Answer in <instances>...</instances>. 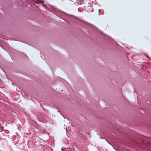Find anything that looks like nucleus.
Returning <instances> with one entry per match:
<instances>
[{
  "label": "nucleus",
  "instance_id": "1",
  "mask_svg": "<svg viewBox=\"0 0 151 151\" xmlns=\"http://www.w3.org/2000/svg\"><path fill=\"white\" fill-rule=\"evenodd\" d=\"M38 117L39 120L43 123L47 122L49 120L48 118L45 115L40 113L38 115Z\"/></svg>",
  "mask_w": 151,
  "mask_h": 151
},
{
  "label": "nucleus",
  "instance_id": "2",
  "mask_svg": "<svg viewBox=\"0 0 151 151\" xmlns=\"http://www.w3.org/2000/svg\"><path fill=\"white\" fill-rule=\"evenodd\" d=\"M44 151H53L52 149L50 147H48L44 150Z\"/></svg>",
  "mask_w": 151,
  "mask_h": 151
},
{
  "label": "nucleus",
  "instance_id": "3",
  "mask_svg": "<svg viewBox=\"0 0 151 151\" xmlns=\"http://www.w3.org/2000/svg\"><path fill=\"white\" fill-rule=\"evenodd\" d=\"M44 2L43 0H36L35 1V2L37 4H39L40 3H42Z\"/></svg>",
  "mask_w": 151,
  "mask_h": 151
},
{
  "label": "nucleus",
  "instance_id": "4",
  "mask_svg": "<svg viewBox=\"0 0 151 151\" xmlns=\"http://www.w3.org/2000/svg\"><path fill=\"white\" fill-rule=\"evenodd\" d=\"M3 129V127L1 126V124H0V131H1Z\"/></svg>",
  "mask_w": 151,
  "mask_h": 151
},
{
  "label": "nucleus",
  "instance_id": "5",
  "mask_svg": "<svg viewBox=\"0 0 151 151\" xmlns=\"http://www.w3.org/2000/svg\"><path fill=\"white\" fill-rule=\"evenodd\" d=\"M99 14L100 15V10L99 9Z\"/></svg>",
  "mask_w": 151,
  "mask_h": 151
},
{
  "label": "nucleus",
  "instance_id": "6",
  "mask_svg": "<svg viewBox=\"0 0 151 151\" xmlns=\"http://www.w3.org/2000/svg\"><path fill=\"white\" fill-rule=\"evenodd\" d=\"M49 121H50L49 122H50V123H52V121H51L50 120H49Z\"/></svg>",
  "mask_w": 151,
  "mask_h": 151
},
{
  "label": "nucleus",
  "instance_id": "7",
  "mask_svg": "<svg viewBox=\"0 0 151 151\" xmlns=\"http://www.w3.org/2000/svg\"><path fill=\"white\" fill-rule=\"evenodd\" d=\"M108 142V143L109 144L111 145L110 143L109 142Z\"/></svg>",
  "mask_w": 151,
  "mask_h": 151
},
{
  "label": "nucleus",
  "instance_id": "8",
  "mask_svg": "<svg viewBox=\"0 0 151 151\" xmlns=\"http://www.w3.org/2000/svg\"><path fill=\"white\" fill-rule=\"evenodd\" d=\"M42 6H44V7H45V6H44V5L43 4H42Z\"/></svg>",
  "mask_w": 151,
  "mask_h": 151
},
{
  "label": "nucleus",
  "instance_id": "9",
  "mask_svg": "<svg viewBox=\"0 0 151 151\" xmlns=\"http://www.w3.org/2000/svg\"><path fill=\"white\" fill-rule=\"evenodd\" d=\"M0 151H2V150H0Z\"/></svg>",
  "mask_w": 151,
  "mask_h": 151
}]
</instances>
